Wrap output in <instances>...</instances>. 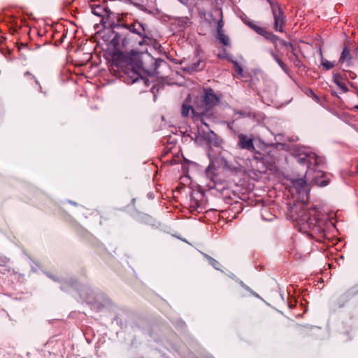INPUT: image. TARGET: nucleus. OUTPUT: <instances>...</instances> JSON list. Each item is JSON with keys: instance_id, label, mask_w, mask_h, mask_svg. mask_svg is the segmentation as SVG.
I'll use <instances>...</instances> for the list:
<instances>
[{"instance_id": "nucleus-1", "label": "nucleus", "mask_w": 358, "mask_h": 358, "mask_svg": "<svg viewBox=\"0 0 358 358\" xmlns=\"http://www.w3.org/2000/svg\"><path fill=\"white\" fill-rule=\"evenodd\" d=\"M294 157L300 164H307V171L305 174V178L312 184L318 187H325L329 184V179L324 173L320 170H315L311 167L314 166H320L324 163V159L312 152L309 148L305 147H297L294 150Z\"/></svg>"}, {"instance_id": "nucleus-2", "label": "nucleus", "mask_w": 358, "mask_h": 358, "mask_svg": "<svg viewBox=\"0 0 358 358\" xmlns=\"http://www.w3.org/2000/svg\"><path fill=\"white\" fill-rule=\"evenodd\" d=\"M296 222L299 231L303 233L311 229L319 231L322 223L321 214L315 209H303L296 217Z\"/></svg>"}, {"instance_id": "nucleus-3", "label": "nucleus", "mask_w": 358, "mask_h": 358, "mask_svg": "<svg viewBox=\"0 0 358 358\" xmlns=\"http://www.w3.org/2000/svg\"><path fill=\"white\" fill-rule=\"evenodd\" d=\"M120 26L124 27L131 34L136 36V39L139 38V41H138V44L139 45L148 44L150 43V38L149 36V31L141 22L136 21L130 24L122 23Z\"/></svg>"}, {"instance_id": "nucleus-4", "label": "nucleus", "mask_w": 358, "mask_h": 358, "mask_svg": "<svg viewBox=\"0 0 358 358\" xmlns=\"http://www.w3.org/2000/svg\"><path fill=\"white\" fill-rule=\"evenodd\" d=\"M202 98V104L199 108L205 111L206 117L209 115L210 110L218 103L219 99L212 89L206 90Z\"/></svg>"}, {"instance_id": "nucleus-5", "label": "nucleus", "mask_w": 358, "mask_h": 358, "mask_svg": "<svg viewBox=\"0 0 358 358\" xmlns=\"http://www.w3.org/2000/svg\"><path fill=\"white\" fill-rule=\"evenodd\" d=\"M91 8L92 13L94 15L101 17V22L105 27L107 26H112V23L110 22L109 19L110 15H113V13L105 4H92Z\"/></svg>"}, {"instance_id": "nucleus-6", "label": "nucleus", "mask_w": 358, "mask_h": 358, "mask_svg": "<svg viewBox=\"0 0 358 358\" xmlns=\"http://www.w3.org/2000/svg\"><path fill=\"white\" fill-rule=\"evenodd\" d=\"M192 114V117L194 120H200L204 125L208 126L205 119V111L200 110L199 107L193 108L190 106H186L185 104L182 106V115L184 117H187L189 113Z\"/></svg>"}, {"instance_id": "nucleus-7", "label": "nucleus", "mask_w": 358, "mask_h": 358, "mask_svg": "<svg viewBox=\"0 0 358 358\" xmlns=\"http://www.w3.org/2000/svg\"><path fill=\"white\" fill-rule=\"evenodd\" d=\"M272 13L274 18V29L275 31L283 32L284 16L280 7L271 4Z\"/></svg>"}, {"instance_id": "nucleus-8", "label": "nucleus", "mask_w": 358, "mask_h": 358, "mask_svg": "<svg viewBox=\"0 0 358 358\" xmlns=\"http://www.w3.org/2000/svg\"><path fill=\"white\" fill-rule=\"evenodd\" d=\"M237 138L238 142L236 146L238 148L246 150L250 152H254L255 150L252 138L243 134H238Z\"/></svg>"}, {"instance_id": "nucleus-9", "label": "nucleus", "mask_w": 358, "mask_h": 358, "mask_svg": "<svg viewBox=\"0 0 358 358\" xmlns=\"http://www.w3.org/2000/svg\"><path fill=\"white\" fill-rule=\"evenodd\" d=\"M307 182L306 178H299L293 181L294 188L299 194L302 196V199H303L304 196H307L308 194Z\"/></svg>"}, {"instance_id": "nucleus-10", "label": "nucleus", "mask_w": 358, "mask_h": 358, "mask_svg": "<svg viewBox=\"0 0 358 358\" xmlns=\"http://www.w3.org/2000/svg\"><path fill=\"white\" fill-rule=\"evenodd\" d=\"M141 68L142 62L140 61L136 62L135 66L132 67V70L129 73L127 80L128 83H134L139 81L140 80H143L140 73Z\"/></svg>"}, {"instance_id": "nucleus-11", "label": "nucleus", "mask_w": 358, "mask_h": 358, "mask_svg": "<svg viewBox=\"0 0 358 358\" xmlns=\"http://www.w3.org/2000/svg\"><path fill=\"white\" fill-rule=\"evenodd\" d=\"M271 38L275 41V45L279 44V45H281L285 47L286 48H287L288 50L290 51L292 53L293 56L294 57L295 62L296 63V65L299 64L300 61L299 59L297 54L295 52V48L291 43L287 42V41L280 38L277 36H271Z\"/></svg>"}, {"instance_id": "nucleus-12", "label": "nucleus", "mask_w": 358, "mask_h": 358, "mask_svg": "<svg viewBox=\"0 0 358 358\" xmlns=\"http://www.w3.org/2000/svg\"><path fill=\"white\" fill-rule=\"evenodd\" d=\"M204 138L208 144L216 148H221L223 143V140L211 130L205 134Z\"/></svg>"}, {"instance_id": "nucleus-13", "label": "nucleus", "mask_w": 358, "mask_h": 358, "mask_svg": "<svg viewBox=\"0 0 358 358\" xmlns=\"http://www.w3.org/2000/svg\"><path fill=\"white\" fill-rule=\"evenodd\" d=\"M352 59L350 54V48L346 44L343 49L338 62L339 63L345 64L346 67H350L352 65Z\"/></svg>"}, {"instance_id": "nucleus-14", "label": "nucleus", "mask_w": 358, "mask_h": 358, "mask_svg": "<svg viewBox=\"0 0 358 358\" xmlns=\"http://www.w3.org/2000/svg\"><path fill=\"white\" fill-rule=\"evenodd\" d=\"M205 67L204 62L200 59H196V62L187 64L185 67V70L188 72H194L202 70Z\"/></svg>"}, {"instance_id": "nucleus-15", "label": "nucleus", "mask_w": 358, "mask_h": 358, "mask_svg": "<svg viewBox=\"0 0 358 358\" xmlns=\"http://www.w3.org/2000/svg\"><path fill=\"white\" fill-rule=\"evenodd\" d=\"M333 80L343 92H347L348 91L346 85L342 82L343 78L340 74L334 73L333 76Z\"/></svg>"}, {"instance_id": "nucleus-16", "label": "nucleus", "mask_w": 358, "mask_h": 358, "mask_svg": "<svg viewBox=\"0 0 358 358\" xmlns=\"http://www.w3.org/2000/svg\"><path fill=\"white\" fill-rule=\"evenodd\" d=\"M203 257L208 261V263L210 265H211L214 268H215L217 270H220V264L219 263L218 261L213 259V257H211L210 256H209L207 254L203 253Z\"/></svg>"}, {"instance_id": "nucleus-17", "label": "nucleus", "mask_w": 358, "mask_h": 358, "mask_svg": "<svg viewBox=\"0 0 358 358\" xmlns=\"http://www.w3.org/2000/svg\"><path fill=\"white\" fill-rule=\"evenodd\" d=\"M321 64L327 70L331 69L334 66V62H329V61L324 59L322 57V59H321Z\"/></svg>"}, {"instance_id": "nucleus-18", "label": "nucleus", "mask_w": 358, "mask_h": 358, "mask_svg": "<svg viewBox=\"0 0 358 358\" xmlns=\"http://www.w3.org/2000/svg\"><path fill=\"white\" fill-rule=\"evenodd\" d=\"M271 55L273 57V59L276 61V62L279 64V66L281 67V69L283 71H286V65L284 64V62L278 57V56L273 52H271Z\"/></svg>"}, {"instance_id": "nucleus-19", "label": "nucleus", "mask_w": 358, "mask_h": 358, "mask_svg": "<svg viewBox=\"0 0 358 358\" xmlns=\"http://www.w3.org/2000/svg\"><path fill=\"white\" fill-rule=\"evenodd\" d=\"M218 35V38L219 40L224 45H228L229 43V39L228 38V36H227L226 35H224L223 34V31L222 33H218L217 34Z\"/></svg>"}, {"instance_id": "nucleus-20", "label": "nucleus", "mask_w": 358, "mask_h": 358, "mask_svg": "<svg viewBox=\"0 0 358 358\" xmlns=\"http://www.w3.org/2000/svg\"><path fill=\"white\" fill-rule=\"evenodd\" d=\"M233 64L234 66L235 71L240 76L243 75V69L242 67L238 64V63L236 61H233Z\"/></svg>"}, {"instance_id": "nucleus-21", "label": "nucleus", "mask_w": 358, "mask_h": 358, "mask_svg": "<svg viewBox=\"0 0 358 358\" xmlns=\"http://www.w3.org/2000/svg\"><path fill=\"white\" fill-rule=\"evenodd\" d=\"M245 23L248 24L252 29H253L255 31H256L259 34H263V32H264L260 27H257L256 25H254L250 22L245 21Z\"/></svg>"}, {"instance_id": "nucleus-22", "label": "nucleus", "mask_w": 358, "mask_h": 358, "mask_svg": "<svg viewBox=\"0 0 358 358\" xmlns=\"http://www.w3.org/2000/svg\"><path fill=\"white\" fill-rule=\"evenodd\" d=\"M222 27H223V22H222V20H220L218 23H217V34L218 33H222Z\"/></svg>"}, {"instance_id": "nucleus-23", "label": "nucleus", "mask_w": 358, "mask_h": 358, "mask_svg": "<svg viewBox=\"0 0 358 358\" xmlns=\"http://www.w3.org/2000/svg\"><path fill=\"white\" fill-rule=\"evenodd\" d=\"M345 77L346 78H350L351 79H355V77H356V75L355 73L352 72V71H348L347 72V73L345 74Z\"/></svg>"}, {"instance_id": "nucleus-24", "label": "nucleus", "mask_w": 358, "mask_h": 358, "mask_svg": "<svg viewBox=\"0 0 358 358\" xmlns=\"http://www.w3.org/2000/svg\"><path fill=\"white\" fill-rule=\"evenodd\" d=\"M264 36L267 39L271 40L275 44V41L271 38V36H275L274 34H273L271 33L265 32Z\"/></svg>"}, {"instance_id": "nucleus-25", "label": "nucleus", "mask_w": 358, "mask_h": 358, "mask_svg": "<svg viewBox=\"0 0 358 358\" xmlns=\"http://www.w3.org/2000/svg\"><path fill=\"white\" fill-rule=\"evenodd\" d=\"M354 54L355 57L358 59V45L357 48L355 50Z\"/></svg>"}, {"instance_id": "nucleus-26", "label": "nucleus", "mask_w": 358, "mask_h": 358, "mask_svg": "<svg viewBox=\"0 0 358 358\" xmlns=\"http://www.w3.org/2000/svg\"><path fill=\"white\" fill-rule=\"evenodd\" d=\"M182 3L187 4L189 0H179Z\"/></svg>"}, {"instance_id": "nucleus-27", "label": "nucleus", "mask_w": 358, "mask_h": 358, "mask_svg": "<svg viewBox=\"0 0 358 358\" xmlns=\"http://www.w3.org/2000/svg\"><path fill=\"white\" fill-rule=\"evenodd\" d=\"M310 93H312L313 96H314V98L317 100L318 99V97L313 93V91L310 90Z\"/></svg>"}, {"instance_id": "nucleus-28", "label": "nucleus", "mask_w": 358, "mask_h": 358, "mask_svg": "<svg viewBox=\"0 0 358 358\" xmlns=\"http://www.w3.org/2000/svg\"><path fill=\"white\" fill-rule=\"evenodd\" d=\"M267 1L269 2V3H270V5H271V4H272V5H275L274 3H272L271 0H267Z\"/></svg>"}, {"instance_id": "nucleus-29", "label": "nucleus", "mask_w": 358, "mask_h": 358, "mask_svg": "<svg viewBox=\"0 0 358 358\" xmlns=\"http://www.w3.org/2000/svg\"><path fill=\"white\" fill-rule=\"evenodd\" d=\"M324 178H322V179H320V182H322V180L324 179Z\"/></svg>"}, {"instance_id": "nucleus-30", "label": "nucleus", "mask_w": 358, "mask_h": 358, "mask_svg": "<svg viewBox=\"0 0 358 358\" xmlns=\"http://www.w3.org/2000/svg\"><path fill=\"white\" fill-rule=\"evenodd\" d=\"M71 203H73V205H76V203H74V202H71Z\"/></svg>"}, {"instance_id": "nucleus-31", "label": "nucleus", "mask_w": 358, "mask_h": 358, "mask_svg": "<svg viewBox=\"0 0 358 358\" xmlns=\"http://www.w3.org/2000/svg\"><path fill=\"white\" fill-rule=\"evenodd\" d=\"M355 108H358V105L355 106Z\"/></svg>"}, {"instance_id": "nucleus-32", "label": "nucleus", "mask_w": 358, "mask_h": 358, "mask_svg": "<svg viewBox=\"0 0 358 358\" xmlns=\"http://www.w3.org/2000/svg\"><path fill=\"white\" fill-rule=\"evenodd\" d=\"M357 94H358V91H357Z\"/></svg>"}]
</instances>
